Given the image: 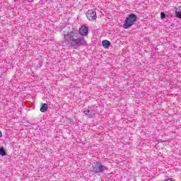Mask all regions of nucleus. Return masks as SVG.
<instances>
[{"label":"nucleus","mask_w":181,"mask_h":181,"mask_svg":"<svg viewBox=\"0 0 181 181\" xmlns=\"http://www.w3.org/2000/svg\"><path fill=\"white\" fill-rule=\"evenodd\" d=\"M64 42L71 47H78L79 46H87V42L83 37H78V33L76 31L68 32L64 35Z\"/></svg>","instance_id":"nucleus-1"},{"label":"nucleus","mask_w":181,"mask_h":181,"mask_svg":"<svg viewBox=\"0 0 181 181\" xmlns=\"http://www.w3.org/2000/svg\"><path fill=\"white\" fill-rule=\"evenodd\" d=\"M137 17L135 14L131 13L130 15H128L124 21V24L123 25V28L124 29H129L131 26L136 22Z\"/></svg>","instance_id":"nucleus-2"},{"label":"nucleus","mask_w":181,"mask_h":181,"mask_svg":"<svg viewBox=\"0 0 181 181\" xmlns=\"http://www.w3.org/2000/svg\"><path fill=\"white\" fill-rule=\"evenodd\" d=\"M105 167L103 165V163L100 162H95L92 164L90 168V172L92 173H103L105 170Z\"/></svg>","instance_id":"nucleus-3"},{"label":"nucleus","mask_w":181,"mask_h":181,"mask_svg":"<svg viewBox=\"0 0 181 181\" xmlns=\"http://www.w3.org/2000/svg\"><path fill=\"white\" fill-rule=\"evenodd\" d=\"M86 18L90 22L95 21V19H97V13L93 9L88 10L86 13Z\"/></svg>","instance_id":"nucleus-4"},{"label":"nucleus","mask_w":181,"mask_h":181,"mask_svg":"<svg viewBox=\"0 0 181 181\" xmlns=\"http://www.w3.org/2000/svg\"><path fill=\"white\" fill-rule=\"evenodd\" d=\"M79 33H80V35H81V36H87V35L88 33V28L86 26H82L79 29Z\"/></svg>","instance_id":"nucleus-5"},{"label":"nucleus","mask_w":181,"mask_h":181,"mask_svg":"<svg viewBox=\"0 0 181 181\" xmlns=\"http://www.w3.org/2000/svg\"><path fill=\"white\" fill-rule=\"evenodd\" d=\"M83 114L88 115L89 118H94L95 117V111H90V110L83 111Z\"/></svg>","instance_id":"nucleus-6"},{"label":"nucleus","mask_w":181,"mask_h":181,"mask_svg":"<svg viewBox=\"0 0 181 181\" xmlns=\"http://www.w3.org/2000/svg\"><path fill=\"white\" fill-rule=\"evenodd\" d=\"M102 45L105 49H108L111 46V42L107 40H105L102 42Z\"/></svg>","instance_id":"nucleus-7"},{"label":"nucleus","mask_w":181,"mask_h":181,"mask_svg":"<svg viewBox=\"0 0 181 181\" xmlns=\"http://www.w3.org/2000/svg\"><path fill=\"white\" fill-rule=\"evenodd\" d=\"M47 104L42 103L40 110L41 111V112H45V111H47Z\"/></svg>","instance_id":"nucleus-8"},{"label":"nucleus","mask_w":181,"mask_h":181,"mask_svg":"<svg viewBox=\"0 0 181 181\" xmlns=\"http://www.w3.org/2000/svg\"><path fill=\"white\" fill-rule=\"evenodd\" d=\"M0 155H1V156H5V155H6V152L5 151L4 148H0Z\"/></svg>","instance_id":"nucleus-9"},{"label":"nucleus","mask_w":181,"mask_h":181,"mask_svg":"<svg viewBox=\"0 0 181 181\" xmlns=\"http://www.w3.org/2000/svg\"><path fill=\"white\" fill-rule=\"evenodd\" d=\"M165 13H160V18H161V19H164V18H165Z\"/></svg>","instance_id":"nucleus-10"},{"label":"nucleus","mask_w":181,"mask_h":181,"mask_svg":"<svg viewBox=\"0 0 181 181\" xmlns=\"http://www.w3.org/2000/svg\"><path fill=\"white\" fill-rule=\"evenodd\" d=\"M27 2H33V0H25Z\"/></svg>","instance_id":"nucleus-11"}]
</instances>
